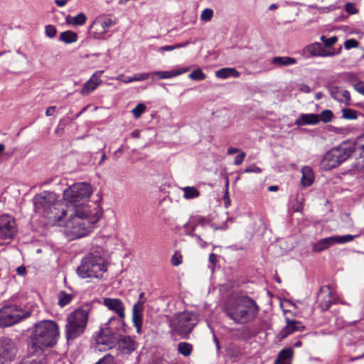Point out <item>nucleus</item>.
Instances as JSON below:
<instances>
[{"mask_svg": "<svg viewBox=\"0 0 364 364\" xmlns=\"http://www.w3.org/2000/svg\"><path fill=\"white\" fill-rule=\"evenodd\" d=\"M198 242L199 244L200 245L201 247H205V242H203L201 238L198 236Z\"/></svg>", "mask_w": 364, "mask_h": 364, "instance_id": "338daca9", "label": "nucleus"}, {"mask_svg": "<svg viewBox=\"0 0 364 364\" xmlns=\"http://www.w3.org/2000/svg\"><path fill=\"white\" fill-rule=\"evenodd\" d=\"M302 177L301 178V183L302 186L306 187L310 186L314 181V174L313 170L309 166H304L301 169Z\"/></svg>", "mask_w": 364, "mask_h": 364, "instance_id": "393cba45", "label": "nucleus"}, {"mask_svg": "<svg viewBox=\"0 0 364 364\" xmlns=\"http://www.w3.org/2000/svg\"><path fill=\"white\" fill-rule=\"evenodd\" d=\"M353 148L348 144H343L328 151L323 157L320 166L323 170H330L339 166L353 154Z\"/></svg>", "mask_w": 364, "mask_h": 364, "instance_id": "6e6552de", "label": "nucleus"}, {"mask_svg": "<svg viewBox=\"0 0 364 364\" xmlns=\"http://www.w3.org/2000/svg\"><path fill=\"white\" fill-rule=\"evenodd\" d=\"M287 325L280 332L282 338H286L289 335L295 331H302L304 329V326L297 321L290 320L287 318Z\"/></svg>", "mask_w": 364, "mask_h": 364, "instance_id": "aec40b11", "label": "nucleus"}, {"mask_svg": "<svg viewBox=\"0 0 364 364\" xmlns=\"http://www.w3.org/2000/svg\"><path fill=\"white\" fill-rule=\"evenodd\" d=\"M90 308L77 309L67 318L65 333L68 340H73L82 335L87 326Z\"/></svg>", "mask_w": 364, "mask_h": 364, "instance_id": "423d86ee", "label": "nucleus"}, {"mask_svg": "<svg viewBox=\"0 0 364 364\" xmlns=\"http://www.w3.org/2000/svg\"><path fill=\"white\" fill-rule=\"evenodd\" d=\"M208 260H209V262L212 264V268H214V267L215 266L216 262H217V256H216V255H215L214 253L210 254Z\"/></svg>", "mask_w": 364, "mask_h": 364, "instance_id": "4d7b16f0", "label": "nucleus"}, {"mask_svg": "<svg viewBox=\"0 0 364 364\" xmlns=\"http://www.w3.org/2000/svg\"><path fill=\"white\" fill-rule=\"evenodd\" d=\"M60 337L58 324L53 320H42L36 323L30 336L28 350L43 354V351L55 346Z\"/></svg>", "mask_w": 364, "mask_h": 364, "instance_id": "f03ea898", "label": "nucleus"}, {"mask_svg": "<svg viewBox=\"0 0 364 364\" xmlns=\"http://www.w3.org/2000/svg\"><path fill=\"white\" fill-rule=\"evenodd\" d=\"M213 16V10L211 9H205L200 14V19L203 21L208 22L211 21Z\"/></svg>", "mask_w": 364, "mask_h": 364, "instance_id": "79ce46f5", "label": "nucleus"}, {"mask_svg": "<svg viewBox=\"0 0 364 364\" xmlns=\"http://www.w3.org/2000/svg\"><path fill=\"white\" fill-rule=\"evenodd\" d=\"M101 211L98 206L93 208L78 206L76 209L62 208L60 213H55L53 221L63 228V233L69 240H74L87 236L99 221Z\"/></svg>", "mask_w": 364, "mask_h": 364, "instance_id": "f257e3e1", "label": "nucleus"}, {"mask_svg": "<svg viewBox=\"0 0 364 364\" xmlns=\"http://www.w3.org/2000/svg\"><path fill=\"white\" fill-rule=\"evenodd\" d=\"M146 108L143 103H139L132 110V113L135 118L138 119L145 112Z\"/></svg>", "mask_w": 364, "mask_h": 364, "instance_id": "58836bf2", "label": "nucleus"}, {"mask_svg": "<svg viewBox=\"0 0 364 364\" xmlns=\"http://www.w3.org/2000/svg\"><path fill=\"white\" fill-rule=\"evenodd\" d=\"M259 306L249 296H240L228 300L224 311L235 323L246 324L254 321L258 315Z\"/></svg>", "mask_w": 364, "mask_h": 364, "instance_id": "7ed1b4c3", "label": "nucleus"}, {"mask_svg": "<svg viewBox=\"0 0 364 364\" xmlns=\"http://www.w3.org/2000/svg\"><path fill=\"white\" fill-rule=\"evenodd\" d=\"M181 256H178L176 253L173 255L171 258L172 264L174 266H178L181 263Z\"/></svg>", "mask_w": 364, "mask_h": 364, "instance_id": "5fc2aeb1", "label": "nucleus"}, {"mask_svg": "<svg viewBox=\"0 0 364 364\" xmlns=\"http://www.w3.org/2000/svg\"><path fill=\"white\" fill-rule=\"evenodd\" d=\"M59 40L65 43L69 44L77 41V34L72 31L62 32Z\"/></svg>", "mask_w": 364, "mask_h": 364, "instance_id": "c756f323", "label": "nucleus"}, {"mask_svg": "<svg viewBox=\"0 0 364 364\" xmlns=\"http://www.w3.org/2000/svg\"><path fill=\"white\" fill-rule=\"evenodd\" d=\"M103 70H98L93 73L91 77L84 83L82 87L80 90V93L87 96L90 95L92 92H93L99 85L101 84L102 80L100 79Z\"/></svg>", "mask_w": 364, "mask_h": 364, "instance_id": "2eb2a0df", "label": "nucleus"}, {"mask_svg": "<svg viewBox=\"0 0 364 364\" xmlns=\"http://www.w3.org/2000/svg\"><path fill=\"white\" fill-rule=\"evenodd\" d=\"M116 339L114 337L109 338L107 336H102L97 340V348L100 350L111 349L114 346Z\"/></svg>", "mask_w": 364, "mask_h": 364, "instance_id": "b1692460", "label": "nucleus"}, {"mask_svg": "<svg viewBox=\"0 0 364 364\" xmlns=\"http://www.w3.org/2000/svg\"><path fill=\"white\" fill-rule=\"evenodd\" d=\"M320 117V121H322L324 123L330 122L333 117V112L329 109L323 110L321 114H318Z\"/></svg>", "mask_w": 364, "mask_h": 364, "instance_id": "a19ab883", "label": "nucleus"}, {"mask_svg": "<svg viewBox=\"0 0 364 364\" xmlns=\"http://www.w3.org/2000/svg\"><path fill=\"white\" fill-rule=\"evenodd\" d=\"M245 156L246 154L245 152H241L235 158L234 164L237 166L240 165L243 162Z\"/></svg>", "mask_w": 364, "mask_h": 364, "instance_id": "864d4df0", "label": "nucleus"}, {"mask_svg": "<svg viewBox=\"0 0 364 364\" xmlns=\"http://www.w3.org/2000/svg\"><path fill=\"white\" fill-rule=\"evenodd\" d=\"M86 20H87V17L82 13H80V14H79L78 15H77L76 16H74V17H73V16H71L70 15H68L66 17V22L68 24H70V25H73V26L84 25L85 23V22H86Z\"/></svg>", "mask_w": 364, "mask_h": 364, "instance_id": "7c9ffc66", "label": "nucleus"}, {"mask_svg": "<svg viewBox=\"0 0 364 364\" xmlns=\"http://www.w3.org/2000/svg\"><path fill=\"white\" fill-rule=\"evenodd\" d=\"M306 50L312 55L326 56V54L323 53L321 44L315 43L306 47Z\"/></svg>", "mask_w": 364, "mask_h": 364, "instance_id": "473e14b6", "label": "nucleus"}, {"mask_svg": "<svg viewBox=\"0 0 364 364\" xmlns=\"http://www.w3.org/2000/svg\"><path fill=\"white\" fill-rule=\"evenodd\" d=\"M357 235H334L320 240L313 246V251L322 252L335 244H345L353 241Z\"/></svg>", "mask_w": 364, "mask_h": 364, "instance_id": "f8f14e48", "label": "nucleus"}, {"mask_svg": "<svg viewBox=\"0 0 364 364\" xmlns=\"http://www.w3.org/2000/svg\"><path fill=\"white\" fill-rule=\"evenodd\" d=\"M240 73L234 68H224L216 71L215 76L218 78L226 79L230 77H238Z\"/></svg>", "mask_w": 364, "mask_h": 364, "instance_id": "bb28decb", "label": "nucleus"}, {"mask_svg": "<svg viewBox=\"0 0 364 364\" xmlns=\"http://www.w3.org/2000/svg\"><path fill=\"white\" fill-rule=\"evenodd\" d=\"M92 194L91 186L87 183H76L63 191V199L68 203L66 209H76L78 206L93 208L86 202Z\"/></svg>", "mask_w": 364, "mask_h": 364, "instance_id": "39448f33", "label": "nucleus"}, {"mask_svg": "<svg viewBox=\"0 0 364 364\" xmlns=\"http://www.w3.org/2000/svg\"><path fill=\"white\" fill-rule=\"evenodd\" d=\"M299 90L304 93H309L311 92V88L306 84H301L299 85Z\"/></svg>", "mask_w": 364, "mask_h": 364, "instance_id": "13d9d810", "label": "nucleus"}, {"mask_svg": "<svg viewBox=\"0 0 364 364\" xmlns=\"http://www.w3.org/2000/svg\"><path fill=\"white\" fill-rule=\"evenodd\" d=\"M107 270V262L98 251L87 255L77 268V274L82 279L102 278Z\"/></svg>", "mask_w": 364, "mask_h": 364, "instance_id": "20e7f679", "label": "nucleus"}, {"mask_svg": "<svg viewBox=\"0 0 364 364\" xmlns=\"http://www.w3.org/2000/svg\"><path fill=\"white\" fill-rule=\"evenodd\" d=\"M186 199L197 198L200 196V192L193 186H186L182 188Z\"/></svg>", "mask_w": 364, "mask_h": 364, "instance_id": "c9c22d12", "label": "nucleus"}, {"mask_svg": "<svg viewBox=\"0 0 364 364\" xmlns=\"http://www.w3.org/2000/svg\"><path fill=\"white\" fill-rule=\"evenodd\" d=\"M317 302L322 311L327 310L333 302L332 291L329 286H325L321 288L317 296Z\"/></svg>", "mask_w": 364, "mask_h": 364, "instance_id": "dca6fc26", "label": "nucleus"}, {"mask_svg": "<svg viewBox=\"0 0 364 364\" xmlns=\"http://www.w3.org/2000/svg\"><path fill=\"white\" fill-rule=\"evenodd\" d=\"M55 109H56V107L55 106H51V107H49L46 111V116L48 117H50V116H52L54 114L55 112Z\"/></svg>", "mask_w": 364, "mask_h": 364, "instance_id": "bf43d9fd", "label": "nucleus"}, {"mask_svg": "<svg viewBox=\"0 0 364 364\" xmlns=\"http://www.w3.org/2000/svg\"><path fill=\"white\" fill-rule=\"evenodd\" d=\"M354 89L364 96V82L359 81L353 85Z\"/></svg>", "mask_w": 364, "mask_h": 364, "instance_id": "8fccbe9b", "label": "nucleus"}, {"mask_svg": "<svg viewBox=\"0 0 364 364\" xmlns=\"http://www.w3.org/2000/svg\"><path fill=\"white\" fill-rule=\"evenodd\" d=\"M293 354V350L291 348H285L279 352L277 358L275 360V364H289L287 360H289Z\"/></svg>", "mask_w": 364, "mask_h": 364, "instance_id": "c85d7f7f", "label": "nucleus"}, {"mask_svg": "<svg viewBox=\"0 0 364 364\" xmlns=\"http://www.w3.org/2000/svg\"><path fill=\"white\" fill-rule=\"evenodd\" d=\"M103 304L110 311L114 312L120 318L125 317L124 305L117 298H105Z\"/></svg>", "mask_w": 364, "mask_h": 364, "instance_id": "f3484780", "label": "nucleus"}, {"mask_svg": "<svg viewBox=\"0 0 364 364\" xmlns=\"http://www.w3.org/2000/svg\"><path fill=\"white\" fill-rule=\"evenodd\" d=\"M345 8H346V11L350 14H355L358 11L355 5L350 2H348L346 4Z\"/></svg>", "mask_w": 364, "mask_h": 364, "instance_id": "3c124183", "label": "nucleus"}, {"mask_svg": "<svg viewBox=\"0 0 364 364\" xmlns=\"http://www.w3.org/2000/svg\"><path fill=\"white\" fill-rule=\"evenodd\" d=\"M118 349L122 354H130L135 350L136 343L130 336H120L117 341Z\"/></svg>", "mask_w": 364, "mask_h": 364, "instance_id": "a211bd4d", "label": "nucleus"}, {"mask_svg": "<svg viewBox=\"0 0 364 364\" xmlns=\"http://www.w3.org/2000/svg\"><path fill=\"white\" fill-rule=\"evenodd\" d=\"M193 350V346L186 342H181L178 344V351L183 356H189Z\"/></svg>", "mask_w": 364, "mask_h": 364, "instance_id": "f704fd0d", "label": "nucleus"}, {"mask_svg": "<svg viewBox=\"0 0 364 364\" xmlns=\"http://www.w3.org/2000/svg\"><path fill=\"white\" fill-rule=\"evenodd\" d=\"M344 46L346 49H351L353 48H357L358 46V42L355 39H348L344 43Z\"/></svg>", "mask_w": 364, "mask_h": 364, "instance_id": "09e8293b", "label": "nucleus"}, {"mask_svg": "<svg viewBox=\"0 0 364 364\" xmlns=\"http://www.w3.org/2000/svg\"><path fill=\"white\" fill-rule=\"evenodd\" d=\"M269 191H277L278 190V187L277 186H271L268 188Z\"/></svg>", "mask_w": 364, "mask_h": 364, "instance_id": "69168bd1", "label": "nucleus"}, {"mask_svg": "<svg viewBox=\"0 0 364 364\" xmlns=\"http://www.w3.org/2000/svg\"><path fill=\"white\" fill-rule=\"evenodd\" d=\"M56 31L55 27L53 25H48L45 28L46 35L50 38L55 37Z\"/></svg>", "mask_w": 364, "mask_h": 364, "instance_id": "49530a36", "label": "nucleus"}, {"mask_svg": "<svg viewBox=\"0 0 364 364\" xmlns=\"http://www.w3.org/2000/svg\"><path fill=\"white\" fill-rule=\"evenodd\" d=\"M240 151L237 148H235V147H230L228 149V154H235V153H238Z\"/></svg>", "mask_w": 364, "mask_h": 364, "instance_id": "e2e57ef3", "label": "nucleus"}, {"mask_svg": "<svg viewBox=\"0 0 364 364\" xmlns=\"http://www.w3.org/2000/svg\"><path fill=\"white\" fill-rule=\"evenodd\" d=\"M16 352V344L11 338L4 337L0 339V364L13 360Z\"/></svg>", "mask_w": 364, "mask_h": 364, "instance_id": "ddd939ff", "label": "nucleus"}, {"mask_svg": "<svg viewBox=\"0 0 364 364\" xmlns=\"http://www.w3.org/2000/svg\"><path fill=\"white\" fill-rule=\"evenodd\" d=\"M17 274L21 276H24L26 274V268L23 266L18 267L16 269Z\"/></svg>", "mask_w": 364, "mask_h": 364, "instance_id": "052dcab7", "label": "nucleus"}, {"mask_svg": "<svg viewBox=\"0 0 364 364\" xmlns=\"http://www.w3.org/2000/svg\"><path fill=\"white\" fill-rule=\"evenodd\" d=\"M105 159H106V155L104 154L101 157L99 164H101L105 160Z\"/></svg>", "mask_w": 364, "mask_h": 364, "instance_id": "774afa93", "label": "nucleus"}, {"mask_svg": "<svg viewBox=\"0 0 364 364\" xmlns=\"http://www.w3.org/2000/svg\"><path fill=\"white\" fill-rule=\"evenodd\" d=\"M95 364H115V359L113 355L108 353L98 360Z\"/></svg>", "mask_w": 364, "mask_h": 364, "instance_id": "c03bdc74", "label": "nucleus"}, {"mask_svg": "<svg viewBox=\"0 0 364 364\" xmlns=\"http://www.w3.org/2000/svg\"><path fill=\"white\" fill-rule=\"evenodd\" d=\"M17 232L14 218L7 214L0 215V245L5 241L12 240Z\"/></svg>", "mask_w": 364, "mask_h": 364, "instance_id": "9b49d317", "label": "nucleus"}, {"mask_svg": "<svg viewBox=\"0 0 364 364\" xmlns=\"http://www.w3.org/2000/svg\"><path fill=\"white\" fill-rule=\"evenodd\" d=\"M58 299L59 306L63 307L70 303L73 299V295L65 291H60L58 295Z\"/></svg>", "mask_w": 364, "mask_h": 364, "instance_id": "72a5a7b5", "label": "nucleus"}, {"mask_svg": "<svg viewBox=\"0 0 364 364\" xmlns=\"http://www.w3.org/2000/svg\"><path fill=\"white\" fill-rule=\"evenodd\" d=\"M18 364H46L45 355L29 351L28 355L22 359Z\"/></svg>", "mask_w": 364, "mask_h": 364, "instance_id": "5701e85b", "label": "nucleus"}, {"mask_svg": "<svg viewBox=\"0 0 364 364\" xmlns=\"http://www.w3.org/2000/svg\"><path fill=\"white\" fill-rule=\"evenodd\" d=\"M70 0H55V3L57 6L62 7L64 6Z\"/></svg>", "mask_w": 364, "mask_h": 364, "instance_id": "680f3d73", "label": "nucleus"}, {"mask_svg": "<svg viewBox=\"0 0 364 364\" xmlns=\"http://www.w3.org/2000/svg\"><path fill=\"white\" fill-rule=\"evenodd\" d=\"M126 77L123 74H120L115 77V80L122 81Z\"/></svg>", "mask_w": 364, "mask_h": 364, "instance_id": "0e129e2a", "label": "nucleus"}, {"mask_svg": "<svg viewBox=\"0 0 364 364\" xmlns=\"http://www.w3.org/2000/svg\"><path fill=\"white\" fill-rule=\"evenodd\" d=\"M262 171L261 168L256 165L253 164L246 168L245 170V173H260Z\"/></svg>", "mask_w": 364, "mask_h": 364, "instance_id": "603ef678", "label": "nucleus"}, {"mask_svg": "<svg viewBox=\"0 0 364 364\" xmlns=\"http://www.w3.org/2000/svg\"><path fill=\"white\" fill-rule=\"evenodd\" d=\"M58 197L55 193L53 192L44 191L33 198V203L35 208L38 211H43L48 214H53L49 215L50 219L53 220V216L55 213H60L63 208H60V205L56 203Z\"/></svg>", "mask_w": 364, "mask_h": 364, "instance_id": "9d476101", "label": "nucleus"}, {"mask_svg": "<svg viewBox=\"0 0 364 364\" xmlns=\"http://www.w3.org/2000/svg\"><path fill=\"white\" fill-rule=\"evenodd\" d=\"M353 149V154L356 157H358L362 161V164L364 165V134L357 140L355 145L349 144Z\"/></svg>", "mask_w": 364, "mask_h": 364, "instance_id": "a878e982", "label": "nucleus"}, {"mask_svg": "<svg viewBox=\"0 0 364 364\" xmlns=\"http://www.w3.org/2000/svg\"><path fill=\"white\" fill-rule=\"evenodd\" d=\"M198 321L197 315L191 311H184L173 314L168 319L171 331L183 338L188 337Z\"/></svg>", "mask_w": 364, "mask_h": 364, "instance_id": "0eeeda50", "label": "nucleus"}, {"mask_svg": "<svg viewBox=\"0 0 364 364\" xmlns=\"http://www.w3.org/2000/svg\"><path fill=\"white\" fill-rule=\"evenodd\" d=\"M329 92L331 97L336 101L348 105L350 101V95L348 90H341L338 87L331 86L329 87Z\"/></svg>", "mask_w": 364, "mask_h": 364, "instance_id": "6ab92c4d", "label": "nucleus"}, {"mask_svg": "<svg viewBox=\"0 0 364 364\" xmlns=\"http://www.w3.org/2000/svg\"><path fill=\"white\" fill-rule=\"evenodd\" d=\"M144 301H139L133 306V314H141L144 309Z\"/></svg>", "mask_w": 364, "mask_h": 364, "instance_id": "de8ad7c7", "label": "nucleus"}, {"mask_svg": "<svg viewBox=\"0 0 364 364\" xmlns=\"http://www.w3.org/2000/svg\"><path fill=\"white\" fill-rule=\"evenodd\" d=\"M188 44H189V41H186L183 43H177L175 45L164 46L160 47L158 50L159 52L172 51L177 48H184V47L187 46Z\"/></svg>", "mask_w": 364, "mask_h": 364, "instance_id": "e433bc0d", "label": "nucleus"}, {"mask_svg": "<svg viewBox=\"0 0 364 364\" xmlns=\"http://www.w3.org/2000/svg\"><path fill=\"white\" fill-rule=\"evenodd\" d=\"M321 40L322 41V42L323 43V44L326 46L328 47V46H331L335 44L337 42L338 39H337V37H336V36L326 38L323 36L321 37Z\"/></svg>", "mask_w": 364, "mask_h": 364, "instance_id": "a18cd8bd", "label": "nucleus"}, {"mask_svg": "<svg viewBox=\"0 0 364 364\" xmlns=\"http://www.w3.org/2000/svg\"><path fill=\"white\" fill-rule=\"evenodd\" d=\"M115 23L116 20L113 19L109 15H102L95 19L91 27L94 29L95 37L100 38L101 36L107 33L109 28Z\"/></svg>", "mask_w": 364, "mask_h": 364, "instance_id": "4468645a", "label": "nucleus"}, {"mask_svg": "<svg viewBox=\"0 0 364 364\" xmlns=\"http://www.w3.org/2000/svg\"><path fill=\"white\" fill-rule=\"evenodd\" d=\"M342 115L346 119H355L358 117L356 111L348 108L342 109Z\"/></svg>", "mask_w": 364, "mask_h": 364, "instance_id": "ea45409f", "label": "nucleus"}, {"mask_svg": "<svg viewBox=\"0 0 364 364\" xmlns=\"http://www.w3.org/2000/svg\"><path fill=\"white\" fill-rule=\"evenodd\" d=\"M189 70L190 68L188 67H186L180 69H173L172 70L155 71L149 73L151 74V76L157 75L159 79H170L178 75H182L183 73H186Z\"/></svg>", "mask_w": 364, "mask_h": 364, "instance_id": "4be33fe9", "label": "nucleus"}, {"mask_svg": "<svg viewBox=\"0 0 364 364\" xmlns=\"http://www.w3.org/2000/svg\"><path fill=\"white\" fill-rule=\"evenodd\" d=\"M132 320L134 324V326L136 328V331L138 333H140L141 325H142V315L141 314H132Z\"/></svg>", "mask_w": 364, "mask_h": 364, "instance_id": "37998d69", "label": "nucleus"}, {"mask_svg": "<svg viewBox=\"0 0 364 364\" xmlns=\"http://www.w3.org/2000/svg\"><path fill=\"white\" fill-rule=\"evenodd\" d=\"M272 63L278 67L288 66L295 65L296 60L288 56H277L272 58Z\"/></svg>", "mask_w": 364, "mask_h": 364, "instance_id": "cd10ccee", "label": "nucleus"}, {"mask_svg": "<svg viewBox=\"0 0 364 364\" xmlns=\"http://www.w3.org/2000/svg\"><path fill=\"white\" fill-rule=\"evenodd\" d=\"M346 77H347V80L348 82H350L351 84H353V85L355 84V83H357V75L354 73H348L346 75Z\"/></svg>", "mask_w": 364, "mask_h": 364, "instance_id": "6e6d98bb", "label": "nucleus"}, {"mask_svg": "<svg viewBox=\"0 0 364 364\" xmlns=\"http://www.w3.org/2000/svg\"><path fill=\"white\" fill-rule=\"evenodd\" d=\"M31 313L16 305L4 306L0 309V327L5 328L15 325L28 318Z\"/></svg>", "mask_w": 364, "mask_h": 364, "instance_id": "1a4fd4ad", "label": "nucleus"}, {"mask_svg": "<svg viewBox=\"0 0 364 364\" xmlns=\"http://www.w3.org/2000/svg\"><path fill=\"white\" fill-rule=\"evenodd\" d=\"M188 77L193 80H203L205 79L206 75L200 68H198L190 73Z\"/></svg>", "mask_w": 364, "mask_h": 364, "instance_id": "4c0bfd02", "label": "nucleus"}, {"mask_svg": "<svg viewBox=\"0 0 364 364\" xmlns=\"http://www.w3.org/2000/svg\"><path fill=\"white\" fill-rule=\"evenodd\" d=\"M320 122V117L316 114H301L296 119L295 124L301 127L304 125H315Z\"/></svg>", "mask_w": 364, "mask_h": 364, "instance_id": "412c9836", "label": "nucleus"}, {"mask_svg": "<svg viewBox=\"0 0 364 364\" xmlns=\"http://www.w3.org/2000/svg\"><path fill=\"white\" fill-rule=\"evenodd\" d=\"M151 76L148 73H141L134 74L133 76H127L124 80H122L124 83L128 84L135 81H143L147 80Z\"/></svg>", "mask_w": 364, "mask_h": 364, "instance_id": "2f4dec72", "label": "nucleus"}]
</instances>
